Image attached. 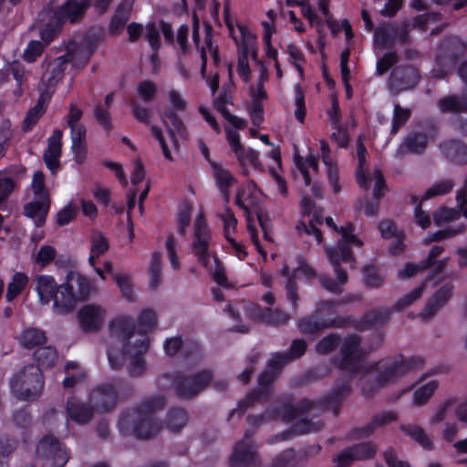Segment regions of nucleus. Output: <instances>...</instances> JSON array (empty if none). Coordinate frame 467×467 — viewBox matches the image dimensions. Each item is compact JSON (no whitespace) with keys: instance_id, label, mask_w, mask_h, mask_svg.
I'll list each match as a JSON object with an SVG mask.
<instances>
[{"instance_id":"obj_14","label":"nucleus","mask_w":467,"mask_h":467,"mask_svg":"<svg viewBox=\"0 0 467 467\" xmlns=\"http://www.w3.org/2000/svg\"><path fill=\"white\" fill-rule=\"evenodd\" d=\"M36 453L52 467H64L68 460L67 451L54 437H46L41 440L36 447Z\"/></svg>"},{"instance_id":"obj_10","label":"nucleus","mask_w":467,"mask_h":467,"mask_svg":"<svg viewBox=\"0 0 467 467\" xmlns=\"http://www.w3.org/2000/svg\"><path fill=\"white\" fill-rule=\"evenodd\" d=\"M43 379L40 368L30 365L15 375L11 380V389L19 399L30 400L42 391Z\"/></svg>"},{"instance_id":"obj_12","label":"nucleus","mask_w":467,"mask_h":467,"mask_svg":"<svg viewBox=\"0 0 467 467\" xmlns=\"http://www.w3.org/2000/svg\"><path fill=\"white\" fill-rule=\"evenodd\" d=\"M33 284L39 305L52 304L53 313L60 315V310L56 307V301L59 300L58 296H60V284H57L55 277L47 274L36 275L33 279Z\"/></svg>"},{"instance_id":"obj_21","label":"nucleus","mask_w":467,"mask_h":467,"mask_svg":"<svg viewBox=\"0 0 467 467\" xmlns=\"http://www.w3.org/2000/svg\"><path fill=\"white\" fill-rule=\"evenodd\" d=\"M438 385V381L433 379L422 378L417 381L412 387V405L421 407L427 404L437 389Z\"/></svg>"},{"instance_id":"obj_25","label":"nucleus","mask_w":467,"mask_h":467,"mask_svg":"<svg viewBox=\"0 0 467 467\" xmlns=\"http://www.w3.org/2000/svg\"><path fill=\"white\" fill-rule=\"evenodd\" d=\"M400 430L422 449L431 451L434 448L432 440L422 427L415 424H405L400 426Z\"/></svg>"},{"instance_id":"obj_16","label":"nucleus","mask_w":467,"mask_h":467,"mask_svg":"<svg viewBox=\"0 0 467 467\" xmlns=\"http://www.w3.org/2000/svg\"><path fill=\"white\" fill-rule=\"evenodd\" d=\"M107 312L104 307L96 304L83 306L78 312L80 327L87 332L97 331L106 319Z\"/></svg>"},{"instance_id":"obj_45","label":"nucleus","mask_w":467,"mask_h":467,"mask_svg":"<svg viewBox=\"0 0 467 467\" xmlns=\"http://www.w3.org/2000/svg\"><path fill=\"white\" fill-rule=\"evenodd\" d=\"M285 363V357L282 355H275L268 364V371L264 372L259 378L260 385H266L269 383L273 378L275 371H276L279 368H281Z\"/></svg>"},{"instance_id":"obj_8","label":"nucleus","mask_w":467,"mask_h":467,"mask_svg":"<svg viewBox=\"0 0 467 467\" xmlns=\"http://www.w3.org/2000/svg\"><path fill=\"white\" fill-rule=\"evenodd\" d=\"M161 119L166 129L168 138L164 137L162 130L156 125L150 127V131L158 140L165 160L174 161V154L179 149V140L186 138V130L182 121L173 112H162Z\"/></svg>"},{"instance_id":"obj_50","label":"nucleus","mask_w":467,"mask_h":467,"mask_svg":"<svg viewBox=\"0 0 467 467\" xmlns=\"http://www.w3.org/2000/svg\"><path fill=\"white\" fill-rule=\"evenodd\" d=\"M214 176L217 182V185L222 191V192L224 194L225 198H228V193L226 191V188L231 185V183L234 182L233 176L230 174V172L223 169V167H215L214 168Z\"/></svg>"},{"instance_id":"obj_7","label":"nucleus","mask_w":467,"mask_h":467,"mask_svg":"<svg viewBox=\"0 0 467 467\" xmlns=\"http://www.w3.org/2000/svg\"><path fill=\"white\" fill-rule=\"evenodd\" d=\"M95 290L88 278L78 272L70 271L67 274L64 282L60 284V296H58L59 300L56 301V307L60 310V315H67Z\"/></svg>"},{"instance_id":"obj_1","label":"nucleus","mask_w":467,"mask_h":467,"mask_svg":"<svg viewBox=\"0 0 467 467\" xmlns=\"http://www.w3.org/2000/svg\"><path fill=\"white\" fill-rule=\"evenodd\" d=\"M225 21L231 36L237 47V73L247 86L254 100L250 115L253 123L259 126L263 121V109L259 102L266 99L265 85L268 80V66L257 57V47L254 35L244 25L235 26L225 15Z\"/></svg>"},{"instance_id":"obj_5","label":"nucleus","mask_w":467,"mask_h":467,"mask_svg":"<svg viewBox=\"0 0 467 467\" xmlns=\"http://www.w3.org/2000/svg\"><path fill=\"white\" fill-rule=\"evenodd\" d=\"M326 223L335 232L340 234V240L337 247L327 246L325 248L327 257L334 268L337 282L344 284L347 281V274L340 268L341 264L353 265L354 257L349 246L360 247L363 242L354 234V226L351 223H346L340 227L335 223L331 217L326 218Z\"/></svg>"},{"instance_id":"obj_47","label":"nucleus","mask_w":467,"mask_h":467,"mask_svg":"<svg viewBox=\"0 0 467 467\" xmlns=\"http://www.w3.org/2000/svg\"><path fill=\"white\" fill-rule=\"evenodd\" d=\"M57 255L56 249L51 245H43L34 255L35 262L41 267L48 265Z\"/></svg>"},{"instance_id":"obj_9","label":"nucleus","mask_w":467,"mask_h":467,"mask_svg":"<svg viewBox=\"0 0 467 467\" xmlns=\"http://www.w3.org/2000/svg\"><path fill=\"white\" fill-rule=\"evenodd\" d=\"M92 52V49H88L82 46L72 45L68 47L66 55L57 57L47 65L41 78V84L47 88L46 91L50 93L48 89L62 78L68 61H71L73 65L86 63Z\"/></svg>"},{"instance_id":"obj_27","label":"nucleus","mask_w":467,"mask_h":467,"mask_svg":"<svg viewBox=\"0 0 467 467\" xmlns=\"http://www.w3.org/2000/svg\"><path fill=\"white\" fill-rule=\"evenodd\" d=\"M109 249L108 238L101 233H94L90 239V251L88 258L89 265H94L95 261L105 254Z\"/></svg>"},{"instance_id":"obj_13","label":"nucleus","mask_w":467,"mask_h":467,"mask_svg":"<svg viewBox=\"0 0 467 467\" xmlns=\"http://www.w3.org/2000/svg\"><path fill=\"white\" fill-rule=\"evenodd\" d=\"M357 155L358 158V166L357 169V180L360 187L368 190L371 185L373 186V195L375 198H379L384 194L385 182L382 173L379 170H374L371 174L366 173L365 156L366 149L363 142L360 140L357 149Z\"/></svg>"},{"instance_id":"obj_4","label":"nucleus","mask_w":467,"mask_h":467,"mask_svg":"<svg viewBox=\"0 0 467 467\" xmlns=\"http://www.w3.org/2000/svg\"><path fill=\"white\" fill-rule=\"evenodd\" d=\"M87 7L84 0H67L57 6H49L39 16V33L45 45L49 44L59 32L61 25L80 18Z\"/></svg>"},{"instance_id":"obj_63","label":"nucleus","mask_w":467,"mask_h":467,"mask_svg":"<svg viewBox=\"0 0 467 467\" xmlns=\"http://www.w3.org/2000/svg\"><path fill=\"white\" fill-rule=\"evenodd\" d=\"M318 7L325 17L327 26L333 33H337L339 30V25L333 19V17L329 14L328 0H318Z\"/></svg>"},{"instance_id":"obj_52","label":"nucleus","mask_w":467,"mask_h":467,"mask_svg":"<svg viewBox=\"0 0 467 467\" xmlns=\"http://www.w3.org/2000/svg\"><path fill=\"white\" fill-rule=\"evenodd\" d=\"M295 91V116L299 122H303L306 116L305 95L298 85L294 87Z\"/></svg>"},{"instance_id":"obj_41","label":"nucleus","mask_w":467,"mask_h":467,"mask_svg":"<svg viewBox=\"0 0 467 467\" xmlns=\"http://www.w3.org/2000/svg\"><path fill=\"white\" fill-rule=\"evenodd\" d=\"M31 188L36 200L49 202V195L45 188V179L42 171H36L32 177Z\"/></svg>"},{"instance_id":"obj_38","label":"nucleus","mask_w":467,"mask_h":467,"mask_svg":"<svg viewBox=\"0 0 467 467\" xmlns=\"http://www.w3.org/2000/svg\"><path fill=\"white\" fill-rule=\"evenodd\" d=\"M45 339L43 331L36 328H26L20 335L19 342L25 348H31L44 343Z\"/></svg>"},{"instance_id":"obj_55","label":"nucleus","mask_w":467,"mask_h":467,"mask_svg":"<svg viewBox=\"0 0 467 467\" xmlns=\"http://www.w3.org/2000/svg\"><path fill=\"white\" fill-rule=\"evenodd\" d=\"M331 325L330 321H326L319 323L314 319L313 317L303 319L299 324V329L304 334H312L319 329L329 327Z\"/></svg>"},{"instance_id":"obj_17","label":"nucleus","mask_w":467,"mask_h":467,"mask_svg":"<svg viewBox=\"0 0 467 467\" xmlns=\"http://www.w3.org/2000/svg\"><path fill=\"white\" fill-rule=\"evenodd\" d=\"M63 133L59 130L53 131L47 139V148L44 152V161L47 169L55 173L59 168V158L61 156Z\"/></svg>"},{"instance_id":"obj_59","label":"nucleus","mask_w":467,"mask_h":467,"mask_svg":"<svg viewBox=\"0 0 467 467\" xmlns=\"http://www.w3.org/2000/svg\"><path fill=\"white\" fill-rule=\"evenodd\" d=\"M363 280L368 286L379 287L383 284L382 277L372 266L365 267L363 270Z\"/></svg>"},{"instance_id":"obj_31","label":"nucleus","mask_w":467,"mask_h":467,"mask_svg":"<svg viewBox=\"0 0 467 467\" xmlns=\"http://www.w3.org/2000/svg\"><path fill=\"white\" fill-rule=\"evenodd\" d=\"M264 26V44H265V55L268 57L275 59V67L276 69V76L278 78H281L283 77V72L280 68L279 62L277 61V50L273 47L271 44V37L273 34L275 33V28L272 26L270 22L264 21L263 22Z\"/></svg>"},{"instance_id":"obj_3","label":"nucleus","mask_w":467,"mask_h":467,"mask_svg":"<svg viewBox=\"0 0 467 467\" xmlns=\"http://www.w3.org/2000/svg\"><path fill=\"white\" fill-rule=\"evenodd\" d=\"M164 405L161 397L153 398L139 410L121 416L119 421V431L125 435H134L141 439H149L160 431V425L154 420L153 414Z\"/></svg>"},{"instance_id":"obj_49","label":"nucleus","mask_w":467,"mask_h":467,"mask_svg":"<svg viewBox=\"0 0 467 467\" xmlns=\"http://www.w3.org/2000/svg\"><path fill=\"white\" fill-rule=\"evenodd\" d=\"M452 187L453 184L448 180L437 182L425 192L422 200H428L432 197L446 194L452 189Z\"/></svg>"},{"instance_id":"obj_20","label":"nucleus","mask_w":467,"mask_h":467,"mask_svg":"<svg viewBox=\"0 0 467 467\" xmlns=\"http://www.w3.org/2000/svg\"><path fill=\"white\" fill-rule=\"evenodd\" d=\"M211 374L208 371H202L194 378L179 381L176 384V391L182 398H192L210 382Z\"/></svg>"},{"instance_id":"obj_60","label":"nucleus","mask_w":467,"mask_h":467,"mask_svg":"<svg viewBox=\"0 0 467 467\" xmlns=\"http://www.w3.org/2000/svg\"><path fill=\"white\" fill-rule=\"evenodd\" d=\"M165 244L171 267L176 271L180 268V260L176 254V244L173 236L168 237Z\"/></svg>"},{"instance_id":"obj_35","label":"nucleus","mask_w":467,"mask_h":467,"mask_svg":"<svg viewBox=\"0 0 467 467\" xmlns=\"http://www.w3.org/2000/svg\"><path fill=\"white\" fill-rule=\"evenodd\" d=\"M67 412L69 418L77 423H86L92 416V412L84 404H80L75 400H69L67 402Z\"/></svg>"},{"instance_id":"obj_26","label":"nucleus","mask_w":467,"mask_h":467,"mask_svg":"<svg viewBox=\"0 0 467 467\" xmlns=\"http://www.w3.org/2000/svg\"><path fill=\"white\" fill-rule=\"evenodd\" d=\"M48 208L49 202L35 199L25 205L24 212L27 217L34 220L36 227H40L46 221Z\"/></svg>"},{"instance_id":"obj_37","label":"nucleus","mask_w":467,"mask_h":467,"mask_svg":"<svg viewBox=\"0 0 467 467\" xmlns=\"http://www.w3.org/2000/svg\"><path fill=\"white\" fill-rule=\"evenodd\" d=\"M113 279L120 290L124 298L129 301H134L137 298L136 289L134 288L130 276L127 274L113 275Z\"/></svg>"},{"instance_id":"obj_61","label":"nucleus","mask_w":467,"mask_h":467,"mask_svg":"<svg viewBox=\"0 0 467 467\" xmlns=\"http://www.w3.org/2000/svg\"><path fill=\"white\" fill-rule=\"evenodd\" d=\"M459 216L457 211L453 209L441 208L434 214V221L437 225L447 223Z\"/></svg>"},{"instance_id":"obj_6","label":"nucleus","mask_w":467,"mask_h":467,"mask_svg":"<svg viewBox=\"0 0 467 467\" xmlns=\"http://www.w3.org/2000/svg\"><path fill=\"white\" fill-rule=\"evenodd\" d=\"M358 344L359 339L357 337H350L345 340L342 347L343 358L341 361V367L344 369L350 371L374 370L378 373L377 379L379 385L391 381L399 375L400 367L391 363L389 360L381 361L367 368L365 366L366 361L362 359L360 351L358 348Z\"/></svg>"},{"instance_id":"obj_2","label":"nucleus","mask_w":467,"mask_h":467,"mask_svg":"<svg viewBox=\"0 0 467 467\" xmlns=\"http://www.w3.org/2000/svg\"><path fill=\"white\" fill-rule=\"evenodd\" d=\"M132 319L129 316H119L109 324L108 358L113 368H117L127 358L134 359L136 366L142 367L137 357L149 348L146 333L152 330L157 324L156 313L151 309L141 311L138 319L139 333L131 327Z\"/></svg>"},{"instance_id":"obj_44","label":"nucleus","mask_w":467,"mask_h":467,"mask_svg":"<svg viewBox=\"0 0 467 467\" xmlns=\"http://www.w3.org/2000/svg\"><path fill=\"white\" fill-rule=\"evenodd\" d=\"M149 272L150 275V285L156 287L161 282V254L159 252H154L151 254L150 262Z\"/></svg>"},{"instance_id":"obj_34","label":"nucleus","mask_w":467,"mask_h":467,"mask_svg":"<svg viewBox=\"0 0 467 467\" xmlns=\"http://www.w3.org/2000/svg\"><path fill=\"white\" fill-rule=\"evenodd\" d=\"M457 400L449 398L441 402L430 419V424L435 425L446 420L453 412L456 413Z\"/></svg>"},{"instance_id":"obj_43","label":"nucleus","mask_w":467,"mask_h":467,"mask_svg":"<svg viewBox=\"0 0 467 467\" xmlns=\"http://www.w3.org/2000/svg\"><path fill=\"white\" fill-rule=\"evenodd\" d=\"M38 368H49L57 360V355L56 350L51 347L39 348L35 353Z\"/></svg>"},{"instance_id":"obj_29","label":"nucleus","mask_w":467,"mask_h":467,"mask_svg":"<svg viewBox=\"0 0 467 467\" xmlns=\"http://www.w3.org/2000/svg\"><path fill=\"white\" fill-rule=\"evenodd\" d=\"M295 164L301 175L303 176L305 184L311 185V172L317 171V159L316 156L309 154L306 158H303L297 154L295 155Z\"/></svg>"},{"instance_id":"obj_58","label":"nucleus","mask_w":467,"mask_h":467,"mask_svg":"<svg viewBox=\"0 0 467 467\" xmlns=\"http://www.w3.org/2000/svg\"><path fill=\"white\" fill-rule=\"evenodd\" d=\"M250 315L254 319L266 321L274 324L284 323L288 319V317L285 313L275 312L271 315L257 314L255 308L253 310V312H251Z\"/></svg>"},{"instance_id":"obj_40","label":"nucleus","mask_w":467,"mask_h":467,"mask_svg":"<svg viewBox=\"0 0 467 467\" xmlns=\"http://www.w3.org/2000/svg\"><path fill=\"white\" fill-rule=\"evenodd\" d=\"M236 203L245 211L256 206V191L252 186L240 190L236 196Z\"/></svg>"},{"instance_id":"obj_53","label":"nucleus","mask_w":467,"mask_h":467,"mask_svg":"<svg viewBox=\"0 0 467 467\" xmlns=\"http://www.w3.org/2000/svg\"><path fill=\"white\" fill-rule=\"evenodd\" d=\"M223 223H224L225 236H226L227 240L233 244V245L235 247V249L238 253H241L242 252L241 246L238 244H236L234 242V240L231 237L232 232H234L236 227L237 220L235 219V217L234 216V214L231 212L226 211L225 215L223 217Z\"/></svg>"},{"instance_id":"obj_11","label":"nucleus","mask_w":467,"mask_h":467,"mask_svg":"<svg viewBox=\"0 0 467 467\" xmlns=\"http://www.w3.org/2000/svg\"><path fill=\"white\" fill-rule=\"evenodd\" d=\"M211 233L204 223L202 215L200 214L194 222V235L191 251L196 256L198 263L205 268H211V261L216 258L211 252Z\"/></svg>"},{"instance_id":"obj_32","label":"nucleus","mask_w":467,"mask_h":467,"mask_svg":"<svg viewBox=\"0 0 467 467\" xmlns=\"http://www.w3.org/2000/svg\"><path fill=\"white\" fill-rule=\"evenodd\" d=\"M28 276L26 274L16 272L7 285L6 301L11 302L18 296L28 285Z\"/></svg>"},{"instance_id":"obj_57","label":"nucleus","mask_w":467,"mask_h":467,"mask_svg":"<svg viewBox=\"0 0 467 467\" xmlns=\"http://www.w3.org/2000/svg\"><path fill=\"white\" fill-rule=\"evenodd\" d=\"M423 291L424 285H420V287L414 289L413 291L410 292L409 294L399 299L398 302L396 303V307L398 309H404L408 307L422 296Z\"/></svg>"},{"instance_id":"obj_48","label":"nucleus","mask_w":467,"mask_h":467,"mask_svg":"<svg viewBox=\"0 0 467 467\" xmlns=\"http://www.w3.org/2000/svg\"><path fill=\"white\" fill-rule=\"evenodd\" d=\"M441 111H465L467 110V102L455 97L445 98L439 102Z\"/></svg>"},{"instance_id":"obj_42","label":"nucleus","mask_w":467,"mask_h":467,"mask_svg":"<svg viewBox=\"0 0 467 467\" xmlns=\"http://www.w3.org/2000/svg\"><path fill=\"white\" fill-rule=\"evenodd\" d=\"M299 5L301 6L302 16L307 18L309 25L317 29L321 40L323 38V25L321 19L314 14L308 0H302Z\"/></svg>"},{"instance_id":"obj_46","label":"nucleus","mask_w":467,"mask_h":467,"mask_svg":"<svg viewBox=\"0 0 467 467\" xmlns=\"http://www.w3.org/2000/svg\"><path fill=\"white\" fill-rule=\"evenodd\" d=\"M187 416L182 410H174L171 411L167 418V427L171 431L176 432L181 431L185 425Z\"/></svg>"},{"instance_id":"obj_30","label":"nucleus","mask_w":467,"mask_h":467,"mask_svg":"<svg viewBox=\"0 0 467 467\" xmlns=\"http://www.w3.org/2000/svg\"><path fill=\"white\" fill-rule=\"evenodd\" d=\"M451 286L445 285L441 288L426 306L422 316L424 318L431 317L441 306L451 297Z\"/></svg>"},{"instance_id":"obj_19","label":"nucleus","mask_w":467,"mask_h":467,"mask_svg":"<svg viewBox=\"0 0 467 467\" xmlns=\"http://www.w3.org/2000/svg\"><path fill=\"white\" fill-rule=\"evenodd\" d=\"M162 32L165 39L168 42H171L173 39V33L171 26L163 21L161 22H148L144 26V37L150 46V47L156 51L161 45L160 32Z\"/></svg>"},{"instance_id":"obj_18","label":"nucleus","mask_w":467,"mask_h":467,"mask_svg":"<svg viewBox=\"0 0 467 467\" xmlns=\"http://www.w3.org/2000/svg\"><path fill=\"white\" fill-rule=\"evenodd\" d=\"M376 448L371 443H361L344 450L337 456V467L348 466L353 461L372 457Z\"/></svg>"},{"instance_id":"obj_39","label":"nucleus","mask_w":467,"mask_h":467,"mask_svg":"<svg viewBox=\"0 0 467 467\" xmlns=\"http://www.w3.org/2000/svg\"><path fill=\"white\" fill-rule=\"evenodd\" d=\"M90 400L98 409H108L114 403L115 396L111 389L101 388L91 393Z\"/></svg>"},{"instance_id":"obj_54","label":"nucleus","mask_w":467,"mask_h":467,"mask_svg":"<svg viewBox=\"0 0 467 467\" xmlns=\"http://www.w3.org/2000/svg\"><path fill=\"white\" fill-rule=\"evenodd\" d=\"M44 50V45L37 40L30 41L23 52V58L27 62H34Z\"/></svg>"},{"instance_id":"obj_22","label":"nucleus","mask_w":467,"mask_h":467,"mask_svg":"<svg viewBox=\"0 0 467 467\" xmlns=\"http://www.w3.org/2000/svg\"><path fill=\"white\" fill-rule=\"evenodd\" d=\"M255 461V449L251 441L244 439L238 442L231 457L232 467H245Z\"/></svg>"},{"instance_id":"obj_51","label":"nucleus","mask_w":467,"mask_h":467,"mask_svg":"<svg viewBox=\"0 0 467 467\" xmlns=\"http://www.w3.org/2000/svg\"><path fill=\"white\" fill-rule=\"evenodd\" d=\"M157 92V86L150 80H143L137 86L138 97L144 101H150Z\"/></svg>"},{"instance_id":"obj_64","label":"nucleus","mask_w":467,"mask_h":467,"mask_svg":"<svg viewBox=\"0 0 467 467\" xmlns=\"http://www.w3.org/2000/svg\"><path fill=\"white\" fill-rule=\"evenodd\" d=\"M427 143L426 137L421 134H417L406 140L403 146L407 147L410 150L419 152Z\"/></svg>"},{"instance_id":"obj_24","label":"nucleus","mask_w":467,"mask_h":467,"mask_svg":"<svg viewBox=\"0 0 467 467\" xmlns=\"http://www.w3.org/2000/svg\"><path fill=\"white\" fill-rule=\"evenodd\" d=\"M301 206L303 209V212L305 213H307L308 216H310L309 225H306L305 223H301L297 225L298 232L304 231L306 234L312 235L317 240V244H320L322 242V235L318 229L316 228L314 225V223H319V215L317 213V212H313L312 214V202L307 197H303L301 200Z\"/></svg>"},{"instance_id":"obj_15","label":"nucleus","mask_w":467,"mask_h":467,"mask_svg":"<svg viewBox=\"0 0 467 467\" xmlns=\"http://www.w3.org/2000/svg\"><path fill=\"white\" fill-rule=\"evenodd\" d=\"M226 140L241 166L251 165L254 168L261 166L259 153L252 148H244L240 141L239 134L231 129H226Z\"/></svg>"},{"instance_id":"obj_62","label":"nucleus","mask_w":467,"mask_h":467,"mask_svg":"<svg viewBox=\"0 0 467 467\" xmlns=\"http://www.w3.org/2000/svg\"><path fill=\"white\" fill-rule=\"evenodd\" d=\"M168 99L172 109L176 111H183L186 109L187 102L179 91L171 89L168 92Z\"/></svg>"},{"instance_id":"obj_23","label":"nucleus","mask_w":467,"mask_h":467,"mask_svg":"<svg viewBox=\"0 0 467 467\" xmlns=\"http://www.w3.org/2000/svg\"><path fill=\"white\" fill-rule=\"evenodd\" d=\"M50 99L48 91H41L36 104L31 108L26 114L22 124V130L28 132L36 125L39 119L46 111L47 105Z\"/></svg>"},{"instance_id":"obj_56","label":"nucleus","mask_w":467,"mask_h":467,"mask_svg":"<svg viewBox=\"0 0 467 467\" xmlns=\"http://www.w3.org/2000/svg\"><path fill=\"white\" fill-rule=\"evenodd\" d=\"M206 269L213 273V279L218 285L225 287L229 286L224 269L219 264L217 258L213 259L211 261V268Z\"/></svg>"},{"instance_id":"obj_28","label":"nucleus","mask_w":467,"mask_h":467,"mask_svg":"<svg viewBox=\"0 0 467 467\" xmlns=\"http://www.w3.org/2000/svg\"><path fill=\"white\" fill-rule=\"evenodd\" d=\"M379 229L383 238H394L393 244L389 245L391 254H396L403 250L402 235L397 233L396 227L392 222H381L379 225Z\"/></svg>"},{"instance_id":"obj_33","label":"nucleus","mask_w":467,"mask_h":467,"mask_svg":"<svg viewBox=\"0 0 467 467\" xmlns=\"http://www.w3.org/2000/svg\"><path fill=\"white\" fill-rule=\"evenodd\" d=\"M321 151H322L323 161H324L325 165L327 166V172L329 183L331 184L334 192L337 193L340 191V186L338 183L337 170L333 165L332 160L329 156L328 144L325 141H321Z\"/></svg>"},{"instance_id":"obj_36","label":"nucleus","mask_w":467,"mask_h":467,"mask_svg":"<svg viewBox=\"0 0 467 467\" xmlns=\"http://www.w3.org/2000/svg\"><path fill=\"white\" fill-rule=\"evenodd\" d=\"M268 156L275 162L276 167L273 166L269 168L270 173L272 174L274 180L277 184V189L279 192L283 195L286 193V185L284 179L278 173V169H281V153L276 146H272L271 150L268 153Z\"/></svg>"}]
</instances>
